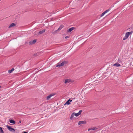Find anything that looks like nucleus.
<instances>
[{
  "instance_id": "nucleus-1",
  "label": "nucleus",
  "mask_w": 133,
  "mask_h": 133,
  "mask_svg": "<svg viewBox=\"0 0 133 133\" xmlns=\"http://www.w3.org/2000/svg\"><path fill=\"white\" fill-rule=\"evenodd\" d=\"M66 63L65 61L62 62L61 63H60V62L59 63L56 64V67H58V66H63L64 64H65Z\"/></svg>"
},
{
  "instance_id": "nucleus-2",
  "label": "nucleus",
  "mask_w": 133,
  "mask_h": 133,
  "mask_svg": "<svg viewBox=\"0 0 133 133\" xmlns=\"http://www.w3.org/2000/svg\"><path fill=\"white\" fill-rule=\"evenodd\" d=\"M6 127L8 129V130L11 132H15V130L13 128H11V126L9 125H7Z\"/></svg>"
},
{
  "instance_id": "nucleus-3",
  "label": "nucleus",
  "mask_w": 133,
  "mask_h": 133,
  "mask_svg": "<svg viewBox=\"0 0 133 133\" xmlns=\"http://www.w3.org/2000/svg\"><path fill=\"white\" fill-rule=\"evenodd\" d=\"M86 123V121H80L79 122L78 124V125H80L81 124H85Z\"/></svg>"
},
{
  "instance_id": "nucleus-4",
  "label": "nucleus",
  "mask_w": 133,
  "mask_h": 133,
  "mask_svg": "<svg viewBox=\"0 0 133 133\" xmlns=\"http://www.w3.org/2000/svg\"><path fill=\"white\" fill-rule=\"evenodd\" d=\"M132 32H133V31H131L130 32H127L126 33L125 35V36L128 38V37H129L130 35V34H132Z\"/></svg>"
},
{
  "instance_id": "nucleus-5",
  "label": "nucleus",
  "mask_w": 133,
  "mask_h": 133,
  "mask_svg": "<svg viewBox=\"0 0 133 133\" xmlns=\"http://www.w3.org/2000/svg\"><path fill=\"white\" fill-rule=\"evenodd\" d=\"M55 95V94H50L48 96L46 97V99L47 100H48L50 99L51 97L52 96H54Z\"/></svg>"
},
{
  "instance_id": "nucleus-6",
  "label": "nucleus",
  "mask_w": 133,
  "mask_h": 133,
  "mask_svg": "<svg viewBox=\"0 0 133 133\" xmlns=\"http://www.w3.org/2000/svg\"><path fill=\"white\" fill-rule=\"evenodd\" d=\"M110 10V9H109L108 10H106L104 12H103L101 15V16L102 17L103 16L104 14H106V13L108 12Z\"/></svg>"
},
{
  "instance_id": "nucleus-7",
  "label": "nucleus",
  "mask_w": 133,
  "mask_h": 133,
  "mask_svg": "<svg viewBox=\"0 0 133 133\" xmlns=\"http://www.w3.org/2000/svg\"><path fill=\"white\" fill-rule=\"evenodd\" d=\"M122 61V58L121 57H119L117 61L119 63H121Z\"/></svg>"
},
{
  "instance_id": "nucleus-8",
  "label": "nucleus",
  "mask_w": 133,
  "mask_h": 133,
  "mask_svg": "<svg viewBox=\"0 0 133 133\" xmlns=\"http://www.w3.org/2000/svg\"><path fill=\"white\" fill-rule=\"evenodd\" d=\"M71 82V80L70 79H66L65 80L64 83L66 84V83H69Z\"/></svg>"
},
{
  "instance_id": "nucleus-9",
  "label": "nucleus",
  "mask_w": 133,
  "mask_h": 133,
  "mask_svg": "<svg viewBox=\"0 0 133 133\" xmlns=\"http://www.w3.org/2000/svg\"><path fill=\"white\" fill-rule=\"evenodd\" d=\"M75 28L74 27H71L67 31V32H70L71 31H72V30H73Z\"/></svg>"
},
{
  "instance_id": "nucleus-10",
  "label": "nucleus",
  "mask_w": 133,
  "mask_h": 133,
  "mask_svg": "<svg viewBox=\"0 0 133 133\" xmlns=\"http://www.w3.org/2000/svg\"><path fill=\"white\" fill-rule=\"evenodd\" d=\"M45 31V29H43L42 30L38 32V34H42L44 33Z\"/></svg>"
},
{
  "instance_id": "nucleus-11",
  "label": "nucleus",
  "mask_w": 133,
  "mask_h": 133,
  "mask_svg": "<svg viewBox=\"0 0 133 133\" xmlns=\"http://www.w3.org/2000/svg\"><path fill=\"white\" fill-rule=\"evenodd\" d=\"M36 41V39H34V40L29 42V43L30 44H33L35 43Z\"/></svg>"
},
{
  "instance_id": "nucleus-12",
  "label": "nucleus",
  "mask_w": 133,
  "mask_h": 133,
  "mask_svg": "<svg viewBox=\"0 0 133 133\" xmlns=\"http://www.w3.org/2000/svg\"><path fill=\"white\" fill-rule=\"evenodd\" d=\"M70 99H71L70 98L69 99L68 101H67L66 103L64 104V105H65L66 104L69 105L71 103L70 102Z\"/></svg>"
},
{
  "instance_id": "nucleus-13",
  "label": "nucleus",
  "mask_w": 133,
  "mask_h": 133,
  "mask_svg": "<svg viewBox=\"0 0 133 133\" xmlns=\"http://www.w3.org/2000/svg\"><path fill=\"white\" fill-rule=\"evenodd\" d=\"M15 69L14 68H12L11 69H10L8 70V72L10 74L12 73L13 71Z\"/></svg>"
},
{
  "instance_id": "nucleus-14",
  "label": "nucleus",
  "mask_w": 133,
  "mask_h": 133,
  "mask_svg": "<svg viewBox=\"0 0 133 133\" xmlns=\"http://www.w3.org/2000/svg\"><path fill=\"white\" fill-rule=\"evenodd\" d=\"M9 122L10 123L14 124H15L16 123L15 122L13 119L10 120L9 121Z\"/></svg>"
},
{
  "instance_id": "nucleus-15",
  "label": "nucleus",
  "mask_w": 133,
  "mask_h": 133,
  "mask_svg": "<svg viewBox=\"0 0 133 133\" xmlns=\"http://www.w3.org/2000/svg\"><path fill=\"white\" fill-rule=\"evenodd\" d=\"M16 25V24L14 23H11L9 26V28H10L11 27L14 26Z\"/></svg>"
},
{
  "instance_id": "nucleus-16",
  "label": "nucleus",
  "mask_w": 133,
  "mask_h": 133,
  "mask_svg": "<svg viewBox=\"0 0 133 133\" xmlns=\"http://www.w3.org/2000/svg\"><path fill=\"white\" fill-rule=\"evenodd\" d=\"M63 27V25H61L59 26V28L57 30H58V31H59L61 30Z\"/></svg>"
},
{
  "instance_id": "nucleus-17",
  "label": "nucleus",
  "mask_w": 133,
  "mask_h": 133,
  "mask_svg": "<svg viewBox=\"0 0 133 133\" xmlns=\"http://www.w3.org/2000/svg\"><path fill=\"white\" fill-rule=\"evenodd\" d=\"M114 66H116L117 67H118L121 66L120 64L119 63H115L113 65Z\"/></svg>"
},
{
  "instance_id": "nucleus-18",
  "label": "nucleus",
  "mask_w": 133,
  "mask_h": 133,
  "mask_svg": "<svg viewBox=\"0 0 133 133\" xmlns=\"http://www.w3.org/2000/svg\"><path fill=\"white\" fill-rule=\"evenodd\" d=\"M97 129H98L97 128L95 127H94L92 128H91V130H92L95 131V130H97Z\"/></svg>"
},
{
  "instance_id": "nucleus-19",
  "label": "nucleus",
  "mask_w": 133,
  "mask_h": 133,
  "mask_svg": "<svg viewBox=\"0 0 133 133\" xmlns=\"http://www.w3.org/2000/svg\"><path fill=\"white\" fill-rule=\"evenodd\" d=\"M74 112L71 114V116L70 117V119H72L74 117Z\"/></svg>"
},
{
  "instance_id": "nucleus-20",
  "label": "nucleus",
  "mask_w": 133,
  "mask_h": 133,
  "mask_svg": "<svg viewBox=\"0 0 133 133\" xmlns=\"http://www.w3.org/2000/svg\"><path fill=\"white\" fill-rule=\"evenodd\" d=\"M0 133H4V131L2 127H0Z\"/></svg>"
},
{
  "instance_id": "nucleus-21",
  "label": "nucleus",
  "mask_w": 133,
  "mask_h": 133,
  "mask_svg": "<svg viewBox=\"0 0 133 133\" xmlns=\"http://www.w3.org/2000/svg\"><path fill=\"white\" fill-rule=\"evenodd\" d=\"M58 31V30H57L53 32L52 34H55L56 33H57Z\"/></svg>"
},
{
  "instance_id": "nucleus-22",
  "label": "nucleus",
  "mask_w": 133,
  "mask_h": 133,
  "mask_svg": "<svg viewBox=\"0 0 133 133\" xmlns=\"http://www.w3.org/2000/svg\"><path fill=\"white\" fill-rule=\"evenodd\" d=\"M82 112V110H79V112L78 113L79 115H80L81 114V112Z\"/></svg>"
},
{
  "instance_id": "nucleus-23",
  "label": "nucleus",
  "mask_w": 133,
  "mask_h": 133,
  "mask_svg": "<svg viewBox=\"0 0 133 133\" xmlns=\"http://www.w3.org/2000/svg\"><path fill=\"white\" fill-rule=\"evenodd\" d=\"M74 115L76 117L78 116L79 115L78 114V113H74Z\"/></svg>"
},
{
  "instance_id": "nucleus-24",
  "label": "nucleus",
  "mask_w": 133,
  "mask_h": 133,
  "mask_svg": "<svg viewBox=\"0 0 133 133\" xmlns=\"http://www.w3.org/2000/svg\"><path fill=\"white\" fill-rule=\"evenodd\" d=\"M127 38H127V37H126L125 36V37H123V40H125V39H127Z\"/></svg>"
},
{
  "instance_id": "nucleus-25",
  "label": "nucleus",
  "mask_w": 133,
  "mask_h": 133,
  "mask_svg": "<svg viewBox=\"0 0 133 133\" xmlns=\"http://www.w3.org/2000/svg\"><path fill=\"white\" fill-rule=\"evenodd\" d=\"M69 36H66L65 37V38L66 39L69 38Z\"/></svg>"
},
{
  "instance_id": "nucleus-26",
  "label": "nucleus",
  "mask_w": 133,
  "mask_h": 133,
  "mask_svg": "<svg viewBox=\"0 0 133 133\" xmlns=\"http://www.w3.org/2000/svg\"><path fill=\"white\" fill-rule=\"evenodd\" d=\"M91 128H89L88 129V131H89L90 130H91Z\"/></svg>"
},
{
  "instance_id": "nucleus-27",
  "label": "nucleus",
  "mask_w": 133,
  "mask_h": 133,
  "mask_svg": "<svg viewBox=\"0 0 133 133\" xmlns=\"http://www.w3.org/2000/svg\"><path fill=\"white\" fill-rule=\"evenodd\" d=\"M22 133H28V132L24 131L23 132H22Z\"/></svg>"
},
{
  "instance_id": "nucleus-28",
  "label": "nucleus",
  "mask_w": 133,
  "mask_h": 133,
  "mask_svg": "<svg viewBox=\"0 0 133 133\" xmlns=\"http://www.w3.org/2000/svg\"><path fill=\"white\" fill-rule=\"evenodd\" d=\"M19 122L20 123H21V121L20 120L19 121Z\"/></svg>"
},
{
  "instance_id": "nucleus-29",
  "label": "nucleus",
  "mask_w": 133,
  "mask_h": 133,
  "mask_svg": "<svg viewBox=\"0 0 133 133\" xmlns=\"http://www.w3.org/2000/svg\"><path fill=\"white\" fill-rule=\"evenodd\" d=\"M70 102H72V100H70Z\"/></svg>"
},
{
  "instance_id": "nucleus-30",
  "label": "nucleus",
  "mask_w": 133,
  "mask_h": 133,
  "mask_svg": "<svg viewBox=\"0 0 133 133\" xmlns=\"http://www.w3.org/2000/svg\"><path fill=\"white\" fill-rule=\"evenodd\" d=\"M1 88V86L0 85V88Z\"/></svg>"
},
{
  "instance_id": "nucleus-31",
  "label": "nucleus",
  "mask_w": 133,
  "mask_h": 133,
  "mask_svg": "<svg viewBox=\"0 0 133 133\" xmlns=\"http://www.w3.org/2000/svg\"><path fill=\"white\" fill-rule=\"evenodd\" d=\"M132 76H133V74H132Z\"/></svg>"
}]
</instances>
